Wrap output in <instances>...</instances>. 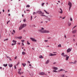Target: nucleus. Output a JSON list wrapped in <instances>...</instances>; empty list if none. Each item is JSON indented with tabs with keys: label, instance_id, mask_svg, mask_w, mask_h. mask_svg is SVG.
<instances>
[{
	"label": "nucleus",
	"instance_id": "nucleus-24",
	"mask_svg": "<svg viewBox=\"0 0 77 77\" xmlns=\"http://www.w3.org/2000/svg\"><path fill=\"white\" fill-rule=\"evenodd\" d=\"M22 54L23 55H24V54H26V53L24 52H22Z\"/></svg>",
	"mask_w": 77,
	"mask_h": 77
},
{
	"label": "nucleus",
	"instance_id": "nucleus-2",
	"mask_svg": "<svg viewBox=\"0 0 77 77\" xmlns=\"http://www.w3.org/2000/svg\"><path fill=\"white\" fill-rule=\"evenodd\" d=\"M39 32H41V33H44V28L43 27H42L41 29L38 30Z\"/></svg>",
	"mask_w": 77,
	"mask_h": 77
},
{
	"label": "nucleus",
	"instance_id": "nucleus-49",
	"mask_svg": "<svg viewBox=\"0 0 77 77\" xmlns=\"http://www.w3.org/2000/svg\"><path fill=\"white\" fill-rule=\"evenodd\" d=\"M56 54H53V56H56Z\"/></svg>",
	"mask_w": 77,
	"mask_h": 77
},
{
	"label": "nucleus",
	"instance_id": "nucleus-50",
	"mask_svg": "<svg viewBox=\"0 0 77 77\" xmlns=\"http://www.w3.org/2000/svg\"><path fill=\"white\" fill-rule=\"evenodd\" d=\"M65 17H64L62 18V19H65Z\"/></svg>",
	"mask_w": 77,
	"mask_h": 77
},
{
	"label": "nucleus",
	"instance_id": "nucleus-46",
	"mask_svg": "<svg viewBox=\"0 0 77 77\" xmlns=\"http://www.w3.org/2000/svg\"><path fill=\"white\" fill-rule=\"evenodd\" d=\"M32 20V16H31V20Z\"/></svg>",
	"mask_w": 77,
	"mask_h": 77
},
{
	"label": "nucleus",
	"instance_id": "nucleus-64",
	"mask_svg": "<svg viewBox=\"0 0 77 77\" xmlns=\"http://www.w3.org/2000/svg\"><path fill=\"white\" fill-rule=\"evenodd\" d=\"M7 22H8V23H9V22H10V20L8 21Z\"/></svg>",
	"mask_w": 77,
	"mask_h": 77
},
{
	"label": "nucleus",
	"instance_id": "nucleus-8",
	"mask_svg": "<svg viewBox=\"0 0 77 77\" xmlns=\"http://www.w3.org/2000/svg\"><path fill=\"white\" fill-rule=\"evenodd\" d=\"M50 33V31L49 30H44V33Z\"/></svg>",
	"mask_w": 77,
	"mask_h": 77
},
{
	"label": "nucleus",
	"instance_id": "nucleus-20",
	"mask_svg": "<svg viewBox=\"0 0 77 77\" xmlns=\"http://www.w3.org/2000/svg\"><path fill=\"white\" fill-rule=\"evenodd\" d=\"M22 65H23V66H24H24H26V63H22Z\"/></svg>",
	"mask_w": 77,
	"mask_h": 77
},
{
	"label": "nucleus",
	"instance_id": "nucleus-10",
	"mask_svg": "<svg viewBox=\"0 0 77 77\" xmlns=\"http://www.w3.org/2000/svg\"><path fill=\"white\" fill-rule=\"evenodd\" d=\"M52 69H55V70H57V69H58V68L56 67H52Z\"/></svg>",
	"mask_w": 77,
	"mask_h": 77
},
{
	"label": "nucleus",
	"instance_id": "nucleus-3",
	"mask_svg": "<svg viewBox=\"0 0 77 77\" xmlns=\"http://www.w3.org/2000/svg\"><path fill=\"white\" fill-rule=\"evenodd\" d=\"M68 5L69 6V11H70V10L71 9V7H72V3L71 2H69V3L68 4Z\"/></svg>",
	"mask_w": 77,
	"mask_h": 77
},
{
	"label": "nucleus",
	"instance_id": "nucleus-21",
	"mask_svg": "<svg viewBox=\"0 0 77 77\" xmlns=\"http://www.w3.org/2000/svg\"><path fill=\"white\" fill-rule=\"evenodd\" d=\"M44 11L47 14H49V13H48V12H47L45 10H44Z\"/></svg>",
	"mask_w": 77,
	"mask_h": 77
},
{
	"label": "nucleus",
	"instance_id": "nucleus-27",
	"mask_svg": "<svg viewBox=\"0 0 77 77\" xmlns=\"http://www.w3.org/2000/svg\"><path fill=\"white\" fill-rule=\"evenodd\" d=\"M49 56H53V54H49Z\"/></svg>",
	"mask_w": 77,
	"mask_h": 77
},
{
	"label": "nucleus",
	"instance_id": "nucleus-41",
	"mask_svg": "<svg viewBox=\"0 0 77 77\" xmlns=\"http://www.w3.org/2000/svg\"><path fill=\"white\" fill-rule=\"evenodd\" d=\"M9 60H10V61H12V59H11V58H9Z\"/></svg>",
	"mask_w": 77,
	"mask_h": 77
},
{
	"label": "nucleus",
	"instance_id": "nucleus-23",
	"mask_svg": "<svg viewBox=\"0 0 77 77\" xmlns=\"http://www.w3.org/2000/svg\"><path fill=\"white\" fill-rule=\"evenodd\" d=\"M47 20H48V21H50V20H51V19H50V18H48V17L47 18Z\"/></svg>",
	"mask_w": 77,
	"mask_h": 77
},
{
	"label": "nucleus",
	"instance_id": "nucleus-57",
	"mask_svg": "<svg viewBox=\"0 0 77 77\" xmlns=\"http://www.w3.org/2000/svg\"><path fill=\"white\" fill-rule=\"evenodd\" d=\"M21 72V74H23V73H24V72Z\"/></svg>",
	"mask_w": 77,
	"mask_h": 77
},
{
	"label": "nucleus",
	"instance_id": "nucleus-40",
	"mask_svg": "<svg viewBox=\"0 0 77 77\" xmlns=\"http://www.w3.org/2000/svg\"><path fill=\"white\" fill-rule=\"evenodd\" d=\"M14 68L15 69H17V67H16V65H15L14 66Z\"/></svg>",
	"mask_w": 77,
	"mask_h": 77
},
{
	"label": "nucleus",
	"instance_id": "nucleus-38",
	"mask_svg": "<svg viewBox=\"0 0 77 77\" xmlns=\"http://www.w3.org/2000/svg\"><path fill=\"white\" fill-rule=\"evenodd\" d=\"M16 45V43L12 44H11L12 45V46L14 45Z\"/></svg>",
	"mask_w": 77,
	"mask_h": 77
},
{
	"label": "nucleus",
	"instance_id": "nucleus-51",
	"mask_svg": "<svg viewBox=\"0 0 77 77\" xmlns=\"http://www.w3.org/2000/svg\"><path fill=\"white\" fill-rule=\"evenodd\" d=\"M64 38H66V35H65V36H64Z\"/></svg>",
	"mask_w": 77,
	"mask_h": 77
},
{
	"label": "nucleus",
	"instance_id": "nucleus-34",
	"mask_svg": "<svg viewBox=\"0 0 77 77\" xmlns=\"http://www.w3.org/2000/svg\"><path fill=\"white\" fill-rule=\"evenodd\" d=\"M20 63V62L18 61V63H17V64L16 65V66H17V65H18V64Z\"/></svg>",
	"mask_w": 77,
	"mask_h": 77
},
{
	"label": "nucleus",
	"instance_id": "nucleus-58",
	"mask_svg": "<svg viewBox=\"0 0 77 77\" xmlns=\"http://www.w3.org/2000/svg\"><path fill=\"white\" fill-rule=\"evenodd\" d=\"M27 11H29V12L30 11V10H27Z\"/></svg>",
	"mask_w": 77,
	"mask_h": 77
},
{
	"label": "nucleus",
	"instance_id": "nucleus-45",
	"mask_svg": "<svg viewBox=\"0 0 77 77\" xmlns=\"http://www.w3.org/2000/svg\"><path fill=\"white\" fill-rule=\"evenodd\" d=\"M8 40V39L7 38L6 39H5L4 40V41H7Z\"/></svg>",
	"mask_w": 77,
	"mask_h": 77
},
{
	"label": "nucleus",
	"instance_id": "nucleus-59",
	"mask_svg": "<svg viewBox=\"0 0 77 77\" xmlns=\"http://www.w3.org/2000/svg\"><path fill=\"white\" fill-rule=\"evenodd\" d=\"M17 57H16L15 58V59H17Z\"/></svg>",
	"mask_w": 77,
	"mask_h": 77
},
{
	"label": "nucleus",
	"instance_id": "nucleus-22",
	"mask_svg": "<svg viewBox=\"0 0 77 77\" xmlns=\"http://www.w3.org/2000/svg\"><path fill=\"white\" fill-rule=\"evenodd\" d=\"M77 62V60H75V61L74 62L71 63H74V64H75V63H76V62Z\"/></svg>",
	"mask_w": 77,
	"mask_h": 77
},
{
	"label": "nucleus",
	"instance_id": "nucleus-28",
	"mask_svg": "<svg viewBox=\"0 0 77 77\" xmlns=\"http://www.w3.org/2000/svg\"><path fill=\"white\" fill-rule=\"evenodd\" d=\"M53 72H57V71L56 70H53Z\"/></svg>",
	"mask_w": 77,
	"mask_h": 77
},
{
	"label": "nucleus",
	"instance_id": "nucleus-16",
	"mask_svg": "<svg viewBox=\"0 0 77 77\" xmlns=\"http://www.w3.org/2000/svg\"><path fill=\"white\" fill-rule=\"evenodd\" d=\"M40 16H43V17H46V18H47L48 17V16H47L45 15H44V14H41L40 15Z\"/></svg>",
	"mask_w": 77,
	"mask_h": 77
},
{
	"label": "nucleus",
	"instance_id": "nucleus-19",
	"mask_svg": "<svg viewBox=\"0 0 77 77\" xmlns=\"http://www.w3.org/2000/svg\"><path fill=\"white\" fill-rule=\"evenodd\" d=\"M4 66H5V67H6V66H8V64H4L3 65Z\"/></svg>",
	"mask_w": 77,
	"mask_h": 77
},
{
	"label": "nucleus",
	"instance_id": "nucleus-18",
	"mask_svg": "<svg viewBox=\"0 0 77 77\" xmlns=\"http://www.w3.org/2000/svg\"><path fill=\"white\" fill-rule=\"evenodd\" d=\"M61 11H60V14H62L63 12V11H62V9H60Z\"/></svg>",
	"mask_w": 77,
	"mask_h": 77
},
{
	"label": "nucleus",
	"instance_id": "nucleus-7",
	"mask_svg": "<svg viewBox=\"0 0 77 77\" xmlns=\"http://www.w3.org/2000/svg\"><path fill=\"white\" fill-rule=\"evenodd\" d=\"M61 56L63 57H66V56H68L67 55H65V53H63L61 54Z\"/></svg>",
	"mask_w": 77,
	"mask_h": 77
},
{
	"label": "nucleus",
	"instance_id": "nucleus-11",
	"mask_svg": "<svg viewBox=\"0 0 77 77\" xmlns=\"http://www.w3.org/2000/svg\"><path fill=\"white\" fill-rule=\"evenodd\" d=\"M71 51V49L70 48H69L67 50V53H69L70 51Z\"/></svg>",
	"mask_w": 77,
	"mask_h": 77
},
{
	"label": "nucleus",
	"instance_id": "nucleus-15",
	"mask_svg": "<svg viewBox=\"0 0 77 77\" xmlns=\"http://www.w3.org/2000/svg\"><path fill=\"white\" fill-rule=\"evenodd\" d=\"M8 66H9V67H10L11 68L12 67V64H9Z\"/></svg>",
	"mask_w": 77,
	"mask_h": 77
},
{
	"label": "nucleus",
	"instance_id": "nucleus-61",
	"mask_svg": "<svg viewBox=\"0 0 77 77\" xmlns=\"http://www.w3.org/2000/svg\"><path fill=\"white\" fill-rule=\"evenodd\" d=\"M29 66H32V65H31V64H29Z\"/></svg>",
	"mask_w": 77,
	"mask_h": 77
},
{
	"label": "nucleus",
	"instance_id": "nucleus-17",
	"mask_svg": "<svg viewBox=\"0 0 77 77\" xmlns=\"http://www.w3.org/2000/svg\"><path fill=\"white\" fill-rule=\"evenodd\" d=\"M49 62H50V60H48L46 62V64L48 63H49Z\"/></svg>",
	"mask_w": 77,
	"mask_h": 77
},
{
	"label": "nucleus",
	"instance_id": "nucleus-44",
	"mask_svg": "<svg viewBox=\"0 0 77 77\" xmlns=\"http://www.w3.org/2000/svg\"><path fill=\"white\" fill-rule=\"evenodd\" d=\"M77 27V26H74V27L73 28V29H74V28H75V27Z\"/></svg>",
	"mask_w": 77,
	"mask_h": 77
},
{
	"label": "nucleus",
	"instance_id": "nucleus-33",
	"mask_svg": "<svg viewBox=\"0 0 77 77\" xmlns=\"http://www.w3.org/2000/svg\"><path fill=\"white\" fill-rule=\"evenodd\" d=\"M45 4V3H42V6H44V5Z\"/></svg>",
	"mask_w": 77,
	"mask_h": 77
},
{
	"label": "nucleus",
	"instance_id": "nucleus-6",
	"mask_svg": "<svg viewBox=\"0 0 77 77\" xmlns=\"http://www.w3.org/2000/svg\"><path fill=\"white\" fill-rule=\"evenodd\" d=\"M30 39L32 41H34V42H36V40H35L34 38H30Z\"/></svg>",
	"mask_w": 77,
	"mask_h": 77
},
{
	"label": "nucleus",
	"instance_id": "nucleus-62",
	"mask_svg": "<svg viewBox=\"0 0 77 77\" xmlns=\"http://www.w3.org/2000/svg\"><path fill=\"white\" fill-rule=\"evenodd\" d=\"M11 16V14H9L8 16Z\"/></svg>",
	"mask_w": 77,
	"mask_h": 77
},
{
	"label": "nucleus",
	"instance_id": "nucleus-63",
	"mask_svg": "<svg viewBox=\"0 0 77 77\" xmlns=\"http://www.w3.org/2000/svg\"><path fill=\"white\" fill-rule=\"evenodd\" d=\"M41 23H43V21L41 22Z\"/></svg>",
	"mask_w": 77,
	"mask_h": 77
},
{
	"label": "nucleus",
	"instance_id": "nucleus-32",
	"mask_svg": "<svg viewBox=\"0 0 77 77\" xmlns=\"http://www.w3.org/2000/svg\"><path fill=\"white\" fill-rule=\"evenodd\" d=\"M26 7L27 8H29V7H30V5H26Z\"/></svg>",
	"mask_w": 77,
	"mask_h": 77
},
{
	"label": "nucleus",
	"instance_id": "nucleus-52",
	"mask_svg": "<svg viewBox=\"0 0 77 77\" xmlns=\"http://www.w3.org/2000/svg\"><path fill=\"white\" fill-rule=\"evenodd\" d=\"M21 41H22V42H24V40H21Z\"/></svg>",
	"mask_w": 77,
	"mask_h": 77
},
{
	"label": "nucleus",
	"instance_id": "nucleus-25",
	"mask_svg": "<svg viewBox=\"0 0 77 77\" xmlns=\"http://www.w3.org/2000/svg\"><path fill=\"white\" fill-rule=\"evenodd\" d=\"M65 71V70H64L63 69H61L59 71Z\"/></svg>",
	"mask_w": 77,
	"mask_h": 77
},
{
	"label": "nucleus",
	"instance_id": "nucleus-1",
	"mask_svg": "<svg viewBox=\"0 0 77 77\" xmlns=\"http://www.w3.org/2000/svg\"><path fill=\"white\" fill-rule=\"evenodd\" d=\"M27 26V24H24L23 25L22 24L21 25L20 27L19 28V30H22L23 28L24 27H25Z\"/></svg>",
	"mask_w": 77,
	"mask_h": 77
},
{
	"label": "nucleus",
	"instance_id": "nucleus-14",
	"mask_svg": "<svg viewBox=\"0 0 77 77\" xmlns=\"http://www.w3.org/2000/svg\"><path fill=\"white\" fill-rule=\"evenodd\" d=\"M17 39H21L23 38V37L21 36L18 37H17Z\"/></svg>",
	"mask_w": 77,
	"mask_h": 77
},
{
	"label": "nucleus",
	"instance_id": "nucleus-29",
	"mask_svg": "<svg viewBox=\"0 0 77 77\" xmlns=\"http://www.w3.org/2000/svg\"><path fill=\"white\" fill-rule=\"evenodd\" d=\"M13 42H14V43H16V41H15L14 40H13Z\"/></svg>",
	"mask_w": 77,
	"mask_h": 77
},
{
	"label": "nucleus",
	"instance_id": "nucleus-5",
	"mask_svg": "<svg viewBox=\"0 0 77 77\" xmlns=\"http://www.w3.org/2000/svg\"><path fill=\"white\" fill-rule=\"evenodd\" d=\"M38 74H39V75H45V72H39Z\"/></svg>",
	"mask_w": 77,
	"mask_h": 77
},
{
	"label": "nucleus",
	"instance_id": "nucleus-42",
	"mask_svg": "<svg viewBox=\"0 0 77 77\" xmlns=\"http://www.w3.org/2000/svg\"><path fill=\"white\" fill-rule=\"evenodd\" d=\"M48 40H45V42H48Z\"/></svg>",
	"mask_w": 77,
	"mask_h": 77
},
{
	"label": "nucleus",
	"instance_id": "nucleus-43",
	"mask_svg": "<svg viewBox=\"0 0 77 77\" xmlns=\"http://www.w3.org/2000/svg\"><path fill=\"white\" fill-rule=\"evenodd\" d=\"M7 58H8V59H9V58H10V57H9L8 56H6Z\"/></svg>",
	"mask_w": 77,
	"mask_h": 77
},
{
	"label": "nucleus",
	"instance_id": "nucleus-36",
	"mask_svg": "<svg viewBox=\"0 0 77 77\" xmlns=\"http://www.w3.org/2000/svg\"><path fill=\"white\" fill-rule=\"evenodd\" d=\"M13 33H15V31L14 30H13Z\"/></svg>",
	"mask_w": 77,
	"mask_h": 77
},
{
	"label": "nucleus",
	"instance_id": "nucleus-54",
	"mask_svg": "<svg viewBox=\"0 0 77 77\" xmlns=\"http://www.w3.org/2000/svg\"><path fill=\"white\" fill-rule=\"evenodd\" d=\"M62 77H65V75H63L62 76Z\"/></svg>",
	"mask_w": 77,
	"mask_h": 77
},
{
	"label": "nucleus",
	"instance_id": "nucleus-35",
	"mask_svg": "<svg viewBox=\"0 0 77 77\" xmlns=\"http://www.w3.org/2000/svg\"><path fill=\"white\" fill-rule=\"evenodd\" d=\"M37 12L36 13L35 12H34L33 13V15H35V14H36V13H37Z\"/></svg>",
	"mask_w": 77,
	"mask_h": 77
},
{
	"label": "nucleus",
	"instance_id": "nucleus-4",
	"mask_svg": "<svg viewBox=\"0 0 77 77\" xmlns=\"http://www.w3.org/2000/svg\"><path fill=\"white\" fill-rule=\"evenodd\" d=\"M37 12L39 14H44V12L42 13V11H38Z\"/></svg>",
	"mask_w": 77,
	"mask_h": 77
},
{
	"label": "nucleus",
	"instance_id": "nucleus-26",
	"mask_svg": "<svg viewBox=\"0 0 77 77\" xmlns=\"http://www.w3.org/2000/svg\"><path fill=\"white\" fill-rule=\"evenodd\" d=\"M39 58H40V59H42V55L40 56Z\"/></svg>",
	"mask_w": 77,
	"mask_h": 77
},
{
	"label": "nucleus",
	"instance_id": "nucleus-55",
	"mask_svg": "<svg viewBox=\"0 0 77 77\" xmlns=\"http://www.w3.org/2000/svg\"><path fill=\"white\" fill-rule=\"evenodd\" d=\"M45 22L46 23H48V21H46Z\"/></svg>",
	"mask_w": 77,
	"mask_h": 77
},
{
	"label": "nucleus",
	"instance_id": "nucleus-47",
	"mask_svg": "<svg viewBox=\"0 0 77 77\" xmlns=\"http://www.w3.org/2000/svg\"><path fill=\"white\" fill-rule=\"evenodd\" d=\"M22 45H24L23 43H22Z\"/></svg>",
	"mask_w": 77,
	"mask_h": 77
},
{
	"label": "nucleus",
	"instance_id": "nucleus-56",
	"mask_svg": "<svg viewBox=\"0 0 77 77\" xmlns=\"http://www.w3.org/2000/svg\"><path fill=\"white\" fill-rule=\"evenodd\" d=\"M73 37H75V35H73Z\"/></svg>",
	"mask_w": 77,
	"mask_h": 77
},
{
	"label": "nucleus",
	"instance_id": "nucleus-39",
	"mask_svg": "<svg viewBox=\"0 0 77 77\" xmlns=\"http://www.w3.org/2000/svg\"><path fill=\"white\" fill-rule=\"evenodd\" d=\"M58 47H61V45H58Z\"/></svg>",
	"mask_w": 77,
	"mask_h": 77
},
{
	"label": "nucleus",
	"instance_id": "nucleus-53",
	"mask_svg": "<svg viewBox=\"0 0 77 77\" xmlns=\"http://www.w3.org/2000/svg\"><path fill=\"white\" fill-rule=\"evenodd\" d=\"M28 63H30V61H28Z\"/></svg>",
	"mask_w": 77,
	"mask_h": 77
},
{
	"label": "nucleus",
	"instance_id": "nucleus-30",
	"mask_svg": "<svg viewBox=\"0 0 77 77\" xmlns=\"http://www.w3.org/2000/svg\"><path fill=\"white\" fill-rule=\"evenodd\" d=\"M71 23H69V24H68V26H71Z\"/></svg>",
	"mask_w": 77,
	"mask_h": 77
},
{
	"label": "nucleus",
	"instance_id": "nucleus-13",
	"mask_svg": "<svg viewBox=\"0 0 77 77\" xmlns=\"http://www.w3.org/2000/svg\"><path fill=\"white\" fill-rule=\"evenodd\" d=\"M21 70V69H19L18 72V73L19 74H20H20H21V72H20V71Z\"/></svg>",
	"mask_w": 77,
	"mask_h": 77
},
{
	"label": "nucleus",
	"instance_id": "nucleus-48",
	"mask_svg": "<svg viewBox=\"0 0 77 77\" xmlns=\"http://www.w3.org/2000/svg\"><path fill=\"white\" fill-rule=\"evenodd\" d=\"M24 22H26V19H24L23 20Z\"/></svg>",
	"mask_w": 77,
	"mask_h": 77
},
{
	"label": "nucleus",
	"instance_id": "nucleus-37",
	"mask_svg": "<svg viewBox=\"0 0 77 77\" xmlns=\"http://www.w3.org/2000/svg\"><path fill=\"white\" fill-rule=\"evenodd\" d=\"M70 20L71 21H72V18L70 17Z\"/></svg>",
	"mask_w": 77,
	"mask_h": 77
},
{
	"label": "nucleus",
	"instance_id": "nucleus-12",
	"mask_svg": "<svg viewBox=\"0 0 77 77\" xmlns=\"http://www.w3.org/2000/svg\"><path fill=\"white\" fill-rule=\"evenodd\" d=\"M66 60L67 61L68 60V59L69 58V57L68 56H66Z\"/></svg>",
	"mask_w": 77,
	"mask_h": 77
},
{
	"label": "nucleus",
	"instance_id": "nucleus-60",
	"mask_svg": "<svg viewBox=\"0 0 77 77\" xmlns=\"http://www.w3.org/2000/svg\"><path fill=\"white\" fill-rule=\"evenodd\" d=\"M2 11H3V12H5V10H3Z\"/></svg>",
	"mask_w": 77,
	"mask_h": 77
},
{
	"label": "nucleus",
	"instance_id": "nucleus-9",
	"mask_svg": "<svg viewBox=\"0 0 77 77\" xmlns=\"http://www.w3.org/2000/svg\"><path fill=\"white\" fill-rule=\"evenodd\" d=\"M77 32V30L75 29V30H73L72 31V33H73L74 34V33H75L76 32Z\"/></svg>",
	"mask_w": 77,
	"mask_h": 77
},
{
	"label": "nucleus",
	"instance_id": "nucleus-31",
	"mask_svg": "<svg viewBox=\"0 0 77 77\" xmlns=\"http://www.w3.org/2000/svg\"><path fill=\"white\" fill-rule=\"evenodd\" d=\"M27 44L28 45H30V43L28 41H27Z\"/></svg>",
	"mask_w": 77,
	"mask_h": 77
}]
</instances>
